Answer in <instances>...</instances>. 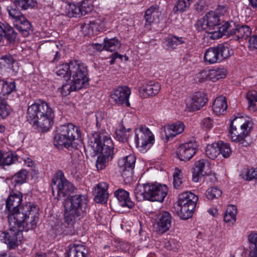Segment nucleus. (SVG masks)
<instances>
[{"instance_id":"nucleus-58","label":"nucleus","mask_w":257,"mask_h":257,"mask_svg":"<svg viewBox=\"0 0 257 257\" xmlns=\"http://www.w3.org/2000/svg\"><path fill=\"white\" fill-rule=\"evenodd\" d=\"M173 177L174 187L176 188H178L182 183L181 171L178 170L174 174Z\"/></svg>"},{"instance_id":"nucleus-20","label":"nucleus","mask_w":257,"mask_h":257,"mask_svg":"<svg viewBox=\"0 0 257 257\" xmlns=\"http://www.w3.org/2000/svg\"><path fill=\"white\" fill-rule=\"evenodd\" d=\"M207 99L205 94L201 92H195L191 97V102L187 104V108L189 111L199 110L206 103Z\"/></svg>"},{"instance_id":"nucleus-4","label":"nucleus","mask_w":257,"mask_h":257,"mask_svg":"<svg viewBox=\"0 0 257 257\" xmlns=\"http://www.w3.org/2000/svg\"><path fill=\"white\" fill-rule=\"evenodd\" d=\"M52 194L55 199L65 197L74 190V186L65 177L62 171H58L54 175L52 182Z\"/></svg>"},{"instance_id":"nucleus-26","label":"nucleus","mask_w":257,"mask_h":257,"mask_svg":"<svg viewBox=\"0 0 257 257\" xmlns=\"http://www.w3.org/2000/svg\"><path fill=\"white\" fill-rule=\"evenodd\" d=\"M161 15L160 7L158 5L154 4L147 9L144 18L146 22L151 25L154 22H158Z\"/></svg>"},{"instance_id":"nucleus-41","label":"nucleus","mask_w":257,"mask_h":257,"mask_svg":"<svg viewBox=\"0 0 257 257\" xmlns=\"http://www.w3.org/2000/svg\"><path fill=\"white\" fill-rule=\"evenodd\" d=\"M226 70L223 68L209 70V80L213 82L223 78L226 75Z\"/></svg>"},{"instance_id":"nucleus-42","label":"nucleus","mask_w":257,"mask_h":257,"mask_svg":"<svg viewBox=\"0 0 257 257\" xmlns=\"http://www.w3.org/2000/svg\"><path fill=\"white\" fill-rule=\"evenodd\" d=\"M1 166L11 165L18 161L17 156L12 153H3V157L1 159Z\"/></svg>"},{"instance_id":"nucleus-2","label":"nucleus","mask_w":257,"mask_h":257,"mask_svg":"<svg viewBox=\"0 0 257 257\" xmlns=\"http://www.w3.org/2000/svg\"><path fill=\"white\" fill-rule=\"evenodd\" d=\"M54 111L50 104L38 100L28 107L27 113L28 121L39 131H48L53 124Z\"/></svg>"},{"instance_id":"nucleus-6","label":"nucleus","mask_w":257,"mask_h":257,"mask_svg":"<svg viewBox=\"0 0 257 257\" xmlns=\"http://www.w3.org/2000/svg\"><path fill=\"white\" fill-rule=\"evenodd\" d=\"M232 54V50L226 44H220L207 49L204 53V60L209 64L218 63L229 58Z\"/></svg>"},{"instance_id":"nucleus-62","label":"nucleus","mask_w":257,"mask_h":257,"mask_svg":"<svg viewBox=\"0 0 257 257\" xmlns=\"http://www.w3.org/2000/svg\"><path fill=\"white\" fill-rule=\"evenodd\" d=\"M227 10V8L225 5H219L214 12L217 15L223 16L225 15Z\"/></svg>"},{"instance_id":"nucleus-36","label":"nucleus","mask_w":257,"mask_h":257,"mask_svg":"<svg viewBox=\"0 0 257 257\" xmlns=\"http://www.w3.org/2000/svg\"><path fill=\"white\" fill-rule=\"evenodd\" d=\"M148 183L146 184H139L135 188L134 191L135 196L138 201L147 200Z\"/></svg>"},{"instance_id":"nucleus-13","label":"nucleus","mask_w":257,"mask_h":257,"mask_svg":"<svg viewBox=\"0 0 257 257\" xmlns=\"http://www.w3.org/2000/svg\"><path fill=\"white\" fill-rule=\"evenodd\" d=\"M251 124V122L243 116L235 117L231 122L229 130L230 137L236 132L240 134L248 135Z\"/></svg>"},{"instance_id":"nucleus-7","label":"nucleus","mask_w":257,"mask_h":257,"mask_svg":"<svg viewBox=\"0 0 257 257\" xmlns=\"http://www.w3.org/2000/svg\"><path fill=\"white\" fill-rule=\"evenodd\" d=\"M70 78L73 82L82 88L88 85L89 79L87 77V66L78 60L70 62Z\"/></svg>"},{"instance_id":"nucleus-17","label":"nucleus","mask_w":257,"mask_h":257,"mask_svg":"<svg viewBox=\"0 0 257 257\" xmlns=\"http://www.w3.org/2000/svg\"><path fill=\"white\" fill-rule=\"evenodd\" d=\"M161 89V85L156 81H147L143 83L139 89L142 96L147 98L157 94Z\"/></svg>"},{"instance_id":"nucleus-11","label":"nucleus","mask_w":257,"mask_h":257,"mask_svg":"<svg viewBox=\"0 0 257 257\" xmlns=\"http://www.w3.org/2000/svg\"><path fill=\"white\" fill-rule=\"evenodd\" d=\"M219 16L215 12H208L203 18L197 21L195 27L198 31H208L214 29L220 24Z\"/></svg>"},{"instance_id":"nucleus-29","label":"nucleus","mask_w":257,"mask_h":257,"mask_svg":"<svg viewBox=\"0 0 257 257\" xmlns=\"http://www.w3.org/2000/svg\"><path fill=\"white\" fill-rule=\"evenodd\" d=\"M227 108L225 97L220 96L216 98L212 104L213 112L217 115H223Z\"/></svg>"},{"instance_id":"nucleus-27","label":"nucleus","mask_w":257,"mask_h":257,"mask_svg":"<svg viewBox=\"0 0 257 257\" xmlns=\"http://www.w3.org/2000/svg\"><path fill=\"white\" fill-rule=\"evenodd\" d=\"M114 194L120 206L130 209L134 207L135 204L131 200L127 191L122 189H118L114 192Z\"/></svg>"},{"instance_id":"nucleus-44","label":"nucleus","mask_w":257,"mask_h":257,"mask_svg":"<svg viewBox=\"0 0 257 257\" xmlns=\"http://www.w3.org/2000/svg\"><path fill=\"white\" fill-rule=\"evenodd\" d=\"M79 3L77 4H68L66 7V11L69 17H80L81 10L80 9Z\"/></svg>"},{"instance_id":"nucleus-39","label":"nucleus","mask_w":257,"mask_h":257,"mask_svg":"<svg viewBox=\"0 0 257 257\" xmlns=\"http://www.w3.org/2000/svg\"><path fill=\"white\" fill-rule=\"evenodd\" d=\"M236 212L237 210L235 206L233 205L228 206L224 214V221L233 224L236 220Z\"/></svg>"},{"instance_id":"nucleus-53","label":"nucleus","mask_w":257,"mask_h":257,"mask_svg":"<svg viewBox=\"0 0 257 257\" xmlns=\"http://www.w3.org/2000/svg\"><path fill=\"white\" fill-rule=\"evenodd\" d=\"M246 98L248 102V109L251 110H254V102H257V92L254 90L249 91L246 94Z\"/></svg>"},{"instance_id":"nucleus-31","label":"nucleus","mask_w":257,"mask_h":257,"mask_svg":"<svg viewBox=\"0 0 257 257\" xmlns=\"http://www.w3.org/2000/svg\"><path fill=\"white\" fill-rule=\"evenodd\" d=\"M186 39L183 37H178L174 35H169L166 39V46L169 50H173L181 44L185 43Z\"/></svg>"},{"instance_id":"nucleus-19","label":"nucleus","mask_w":257,"mask_h":257,"mask_svg":"<svg viewBox=\"0 0 257 257\" xmlns=\"http://www.w3.org/2000/svg\"><path fill=\"white\" fill-rule=\"evenodd\" d=\"M208 169L209 162L206 159H202L196 162L192 169L193 181L198 182L200 178L206 174V170Z\"/></svg>"},{"instance_id":"nucleus-10","label":"nucleus","mask_w":257,"mask_h":257,"mask_svg":"<svg viewBox=\"0 0 257 257\" xmlns=\"http://www.w3.org/2000/svg\"><path fill=\"white\" fill-rule=\"evenodd\" d=\"M88 198L85 195L76 194L70 196L66 201L65 208L83 215L87 207Z\"/></svg>"},{"instance_id":"nucleus-33","label":"nucleus","mask_w":257,"mask_h":257,"mask_svg":"<svg viewBox=\"0 0 257 257\" xmlns=\"http://www.w3.org/2000/svg\"><path fill=\"white\" fill-rule=\"evenodd\" d=\"M251 33V30L249 26L246 25H238L235 32L234 38L236 40L246 39L250 36Z\"/></svg>"},{"instance_id":"nucleus-49","label":"nucleus","mask_w":257,"mask_h":257,"mask_svg":"<svg viewBox=\"0 0 257 257\" xmlns=\"http://www.w3.org/2000/svg\"><path fill=\"white\" fill-rule=\"evenodd\" d=\"M129 131V128L126 129L123 125H121L115 131L116 139H117L119 142H126L128 136L127 133Z\"/></svg>"},{"instance_id":"nucleus-15","label":"nucleus","mask_w":257,"mask_h":257,"mask_svg":"<svg viewBox=\"0 0 257 257\" xmlns=\"http://www.w3.org/2000/svg\"><path fill=\"white\" fill-rule=\"evenodd\" d=\"M135 163L136 157L133 155H128L119 161L118 165L124 179L132 178Z\"/></svg>"},{"instance_id":"nucleus-37","label":"nucleus","mask_w":257,"mask_h":257,"mask_svg":"<svg viewBox=\"0 0 257 257\" xmlns=\"http://www.w3.org/2000/svg\"><path fill=\"white\" fill-rule=\"evenodd\" d=\"M104 50L107 51L113 52L116 51L120 47L119 41L115 38L104 39Z\"/></svg>"},{"instance_id":"nucleus-22","label":"nucleus","mask_w":257,"mask_h":257,"mask_svg":"<svg viewBox=\"0 0 257 257\" xmlns=\"http://www.w3.org/2000/svg\"><path fill=\"white\" fill-rule=\"evenodd\" d=\"M59 129L63 131L67 137L71 139V142L76 146L75 141L79 140L81 137V131L79 128L72 123H68L60 125Z\"/></svg>"},{"instance_id":"nucleus-18","label":"nucleus","mask_w":257,"mask_h":257,"mask_svg":"<svg viewBox=\"0 0 257 257\" xmlns=\"http://www.w3.org/2000/svg\"><path fill=\"white\" fill-rule=\"evenodd\" d=\"M185 128L183 122H177L172 124L166 125L162 127V133H164L167 140L172 139L177 135L182 133Z\"/></svg>"},{"instance_id":"nucleus-3","label":"nucleus","mask_w":257,"mask_h":257,"mask_svg":"<svg viewBox=\"0 0 257 257\" xmlns=\"http://www.w3.org/2000/svg\"><path fill=\"white\" fill-rule=\"evenodd\" d=\"M93 147L100 153L97 157L96 166L98 170H102L106 163L113 158V144L109 135L105 132H96L93 135Z\"/></svg>"},{"instance_id":"nucleus-59","label":"nucleus","mask_w":257,"mask_h":257,"mask_svg":"<svg viewBox=\"0 0 257 257\" xmlns=\"http://www.w3.org/2000/svg\"><path fill=\"white\" fill-rule=\"evenodd\" d=\"M218 31H207L209 34V37L211 39L215 40L221 38L224 35L223 32L221 31V27L218 29Z\"/></svg>"},{"instance_id":"nucleus-47","label":"nucleus","mask_w":257,"mask_h":257,"mask_svg":"<svg viewBox=\"0 0 257 257\" xmlns=\"http://www.w3.org/2000/svg\"><path fill=\"white\" fill-rule=\"evenodd\" d=\"M222 191L217 187H210L205 192V196L209 200L219 198L222 195Z\"/></svg>"},{"instance_id":"nucleus-64","label":"nucleus","mask_w":257,"mask_h":257,"mask_svg":"<svg viewBox=\"0 0 257 257\" xmlns=\"http://www.w3.org/2000/svg\"><path fill=\"white\" fill-rule=\"evenodd\" d=\"M202 124L207 129H210L213 126V120L210 117H206L202 120Z\"/></svg>"},{"instance_id":"nucleus-1","label":"nucleus","mask_w":257,"mask_h":257,"mask_svg":"<svg viewBox=\"0 0 257 257\" xmlns=\"http://www.w3.org/2000/svg\"><path fill=\"white\" fill-rule=\"evenodd\" d=\"M23 197L19 191H10L6 201L9 224L13 227L23 226L34 228L39 220V208L30 202L21 204Z\"/></svg>"},{"instance_id":"nucleus-40","label":"nucleus","mask_w":257,"mask_h":257,"mask_svg":"<svg viewBox=\"0 0 257 257\" xmlns=\"http://www.w3.org/2000/svg\"><path fill=\"white\" fill-rule=\"evenodd\" d=\"M237 26L233 21L227 22L220 27L221 31L223 32L224 35L234 36Z\"/></svg>"},{"instance_id":"nucleus-8","label":"nucleus","mask_w":257,"mask_h":257,"mask_svg":"<svg viewBox=\"0 0 257 257\" xmlns=\"http://www.w3.org/2000/svg\"><path fill=\"white\" fill-rule=\"evenodd\" d=\"M135 132V143L141 151H146L154 143L155 137L148 127L141 125L136 128Z\"/></svg>"},{"instance_id":"nucleus-38","label":"nucleus","mask_w":257,"mask_h":257,"mask_svg":"<svg viewBox=\"0 0 257 257\" xmlns=\"http://www.w3.org/2000/svg\"><path fill=\"white\" fill-rule=\"evenodd\" d=\"M21 20L23 24L15 25L17 30L20 31L24 36H27L30 32H32V26L30 22L25 17H21Z\"/></svg>"},{"instance_id":"nucleus-45","label":"nucleus","mask_w":257,"mask_h":257,"mask_svg":"<svg viewBox=\"0 0 257 257\" xmlns=\"http://www.w3.org/2000/svg\"><path fill=\"white\" fill-rule=\"evenodd\" d=\"M250 243L249 255H257V233L251 232L248 236Z\"/></svg>"},{"instance_id":"nucleus-61","label":"nucleus","mask_w":257,"mask_h":257,"mask_svg":"<svg viewBox=\"0 0 257 257\" xmlns=\"http://www.w3.org/2000/svg\"><path fill=\"white\" fill-rule=\"evenodd\" d=\"M209 70H203L198 74V78L200 82L209 80Z\"/></svg>"},{"instance_id":"nucleus-16","label":"nucleus","mask_w":257,"mask_h":257,"mask_svg":"<svg viewBox=\"0 0 257 257\" xmlns=\"http://www.w3.org/2000/svg\"><path fill=\"white\" fill-rule=\"evenodd\" d=\"M198 145L195 142H190L182 144L177 151V155L181 161H186L195 154Z\"/></svg>"},{"instance_id":"nucleus-55","label":"nucleus","mask_w":257,"mask_h":257,"mask_svg":"<svg viewBox=\"0 0 257 257\" xmlns=\"http://www.w3.org/2000/svg\"><path fill=\"white\" fill-rule=\"evenodd\" d=\"M248 135L240 134L239 132L233 134L231 137H230L231 140L232 142H238L244 147H247L249 145V143L246 142L244 139Z\"/></svg>"},{"instance_id":"nucleus-30","label":"nucleus","mask_w":257,"mask_h":257,"mask_svg":"<svg viewBox=\"0 0 257 257\" xmlns=\"http://www.w3.org/2000/svg\"><path fill=\"white\" fill-rule=\"evenodd\" d=\"M16 86L14 81L9 82L0 77V96H7L16 91Z\"/></svg>"},{"instance_id":"nucleus-52","label":"nucleus","mask_w":257,"mask_h":257,"mask_svg":"<svg viewBox=\"0 0 257 257\" xmlns=\"http://www.w3.org/2000/svg\"><path fill=\"white\" fill-rule=\"evenodd\" d=\"M11 111V108L6 100L0 98V119L7 117Z\"/></svg>"},{"instance_id":"nucleus-23","label":"nucleus","mask_w":257,"mask_h":257,"mask_svg":"<svg viewBox=\"0 0 257 257\" xmlns=\"http://www.w3.org/2000/svg\"><path fill=\"white\" fill-rule=\"evenodd\" d=\"M59 129L63 131L67 137L71 139V142L76 146L75 141L79 140L81 137V131L79 128L72 123H68L60 125Z\"/></svg>"},{"instance_id":"nucleus-48","label":"nucleus","mask_w":257,"mask_h":257,"mask_svg":"<svg viewBox=\"0 0 257 257\" xmlns=\"http://www.w3.org/2000/svg\"><path fill=\"white\" fill-rule=\"evenodd\" d=\"M15 4L22 10H28L35 7L37 3L35 0H15Z\"/></svg>"},{"instance_id":"nucleus-34","label":"nucleus","mask_w":257,"mask_h":257,"mask_svg":"<svg viewBox=\"0 0 257 257\" xmlns=\"http://www.w3.org/2000/svg\"><path fill=\"white\" fill-rule=\"evenodd\" d=\"M86 251L83 245L74 244L70 248L68 256V257H85Z\"/></svg>"},{"instance_id":"nucleus-50","label":"nucleus","mask_w":257,"mask_h":257,"mask_svg":"<svg viewBox=\"0 0 257 257\" xmlns=\"http://www.w3.org/2000/svg\"><path fill=\"white\" fill-rule=\"evenodd\" d=\"M65 209L64 219L65 222L68 224H73L75 221L76 218L81 215L69 208H65Z\"/></svg>"},{"instance_id":"nucleus-25","label":"nucleus","mask_w":257,"mask_h":257,"mask_svg":"<svg viewBox=\"0 0 257 257\" xmlns=\"http://www.w3.org/2000/svg\"><path fill=\"white\" fill-rule=\"evenodd\" d=\"M171 215L169 212H161L158 216V231L163 233L168 231L171 226Z\"/></svg>"},{"instance_id":"nucleus-5","label":"nucleus","mask_w":257,"mask_h":257,"mask_svg":"<svg viewBox=\"0 0 257 257\" xmlns=\"http://www.w3.org/2000/svg\"><path fill=\"white\" fill-rule=\"evenodd\" d=\"M198 197L190 192H185L179 195L178 205L180 207V216L187 219L193 215Z\"/></svg>"},{"instance_id":"nucleus-14","label":"nucleus","mask_w":257,"mask_h":257,"mask_svg":"<svg viewBox=\"0 0 257 257\" xmlns=\"http://www.w3.org/2000/svg\"><path fill=\"white\" fill-rule=\"evenodd\" d=\"M131 93V90L127 86H118L113 90L110 97L112 101L118 105L125 104L126 106H130L128 98Z\"/></svg>"},{"instance_id":"nucleus-46","label":"nucleus","mask_w":257,"mask_h":257,"mask_svg":"<svg viewBox=\"0 0 257 257\" xmlns=\"http://www.w3.org/2000/svg\"><path fill=\"white\" fill-rule=\"evenodd\" d=\"M193 0H178L174 7V11L176 13L183 12L190 7Z\"/></svg>"},{"instance_id":"nucleus-43","label":"nucleus","mask_w":257,"mask_h":257,"mask_svg":"<svg viewBox=\"0 0 257 257\" xmlns=\"http://www.w3.org/2000/svg\"><path fill=\"white\" fill-rule=\"evenodd\" d=\"M70 62L67 64H62L56 67L55 72L58 76L62 77L70 78Z\"/></svg>"},{"instance_id":"nucleus-9","label":"nucleus","mask_w":257,"mask_h":257,"mask_svg":"<svg viewBox=\"0 0 257 257\" xmlns=\"http://www.w3.org/2000/svg\"><path fill=\"white\" fill-rule=\"evenodd\" d=\"M9 226L10 229L8 231L1 233L0 239L6 243L10 248H14L18 245V241L21 240L22 235L23 229L28 231L32 229L23 226L13 227L10 224Z\"/></svg>"},{"instance_id":"nucleus-63","label":"nucleus","mask_w":257,"mask_h":257,"mask_svg":"<svg viewBox=\"0 0 257 257\" xmlns=\"http://www.w3.org/2000/svg\"><path fill=\"white\" fill-rule=\"evenodd\" d=\"M249 47L253 49H257V35L251 36L249 39Z\"/></svg>"},{"instance_id":"nucleus-12","label":"nucleus","mask_w":257,"mask_h":257,"mask_svg":"<svg viewBox=\"0 0 257 257\" xmlns=\"http://www.w3.org/2000/svg\"><path fill=\"white\" fill-rule=\"evenodd\" d=\"M147 200L162 202L168 193V187L166 185L158 183H148Z\"/></svg>"},{"instance_id":"nucleus-54","label":"nucleus","mask_w":257,"mask_h":257,"mask_svg":"<svg viewBox=\"0 0 257 257\" xmlns=\"http://www.w3.org/2000/svg\"><path fill=\"white\" fill-rule=\"evenodd\" d=\"M27 177V172L25 170H20L12 177L11 182L21 184L24 183Z\"/></svg>"},{"instance_id":"nucleus-32","label":"nucleus","mask_w":257,"mask_h":257,"mask_svg":"<svg viewBox=\"0 0 257 257\" xmlns=\"http://www.w3.org/2000/svg\"><path fill=\"white\" fill-rule=\"evenodd\" d=\"M81 88V86H78L76 83L70 79L67 83L63 84L62 87L59 88L58 91L62 96H66L69 94L71 92Z\"/></svg>"},{"instance_id":"nucleus-56","label":"nucleus","mask_w":257,"mask_h":257,"mask_svg":"<svg viewBox=\"0 0 257 257\" xmlns=\"http://www.w3.org/2000/svg\"><path fill=\"white\" fill-rule=\"evenodd\" d=\"M79 6L81 10V16L85 15L90 13L93 9V5L88 1H84L82 3H79Z\"/></svg>"},{"instance_id":"nucleus-28","label":"nucleus","mask_w":257,"mask_h":257,"mask_svg":"<svg viewBox=\"0 0 257 257\" xmlns=\"http://www.w3.org/2000/svg\"><path fill=\"white\" fill-rule=\"evenodd\" d=\"M5 37L10 43L15 41L17 33L8 23L0 21V37L3 39Z\"/></svg>"},{"instance_id":"nucleus-60","label":"nucleus","mask_w":257,"mask_h":257,"mask_svg":"<svg viewBox=\"0 0 257 257\" xmlns=\"http://www.w3.org/2000/svg\"><path fill=\"white\" fill-rule=\"evenodd\" d=\"M1 60L4 61V63L8 65V67L11 68L12 65L16 62L13 57L9 54L3 56Z\"/></svg>"},{"instance_id":"nucleus-35","label":"nucleus","mask_w":257,"mask_h":257,"mask_svg":"<svg viewBox=\"0 0 257 257\" xmlns=\"http://www.w3.org/2000/svg\"><path fill=\"white\" fill-rule=\"evenodd\" d=\"M219 142L208 145L205 151L207 157L212 160L216 159L220 154Z\"/></svg>"},{"instance_id":"nucleus-57","label":"nucleus","mask_w":257,"mask_h":257,"mask_svg":"<svg viewBox=\"0 0 257 257\" xmlns=\"http://www.w3.org/2000/svg\"><path fill=\"white\" fill-rule=\"evenodd\" d=\"M219 150L220 154L225 158H228L231 154V150L229 145L227 143H224L222 142H219Z\"/></svg>"},{"instance_id":"nucleus-51","label":"nucleus","mask_w":257,"mask_h":257,"mask_svg":"<svg viewBox=\"0 0 257 257\" xmlns=\"http://www.w3.org/2000/svg\"><path fill=\"white\" fill-rule=\"evenodd\" d=\"M20 9L15 4V2L13 4L7 7V10L10 17L15 21L22 15Z\"/></svg>"},{"instance_id":"nucleus-24","label":"nucleus","mask_w":257,"mask_h":257,"mask_svg":"<svg viewBox=\"0 0 257 257\" xmlns=\"http://www.w3.org/2000/svg\"><path fill=\"white\" fill-rule=\"evenodd\" d=\"M108 184L104 182L98 184L94 193V200L96 203H103L107 202L109 197L107 190Z\"/></svg>"},{"instance_id":"nucleus-21","label":"nucleus","mask_w":257,"mask_h":257,"mask_svg":"<svg viewBox=\"0 0 257 257\" xmlns=\"http://www.w3.org/2000/svg\"><path fill=\"white\" fill-rule=\"evenodd\" d=\"M54 144L57 147H64V148L71 150L75 148L76 146H74V144L71 142V139L63 133V131L58 127L57 133L54 138Z\"/></svg>"}]
</instances>
